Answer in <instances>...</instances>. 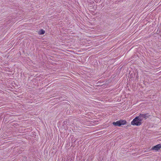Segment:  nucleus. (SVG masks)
<instances>
[{
    "instance_id": "nucleus-1",
    "label": "nucleus",
    "mask_w": 161,
    "mask_h": 161,
    "mask_svg": "<svg viewBox=\"0 0 161 161\" xmlns=\"http://www.w3.org/2000/svg\"><path fill=\"white\" fill-rule=\"evenodd\" d=\"M142 122L137 117H135L131 122V124L134 125L139 126L142 124Z\"/></svg>"
},
{
    "instance_id": "nucleus-2",
    "label": "nucleus",
    "mask_w": 161,
    "mask_h": 161,
    "mask_svg": "<svg viewBox=\"0 0 161 161\" xmlns=\"http://www.w3.org/2000/svg\"><path fill=\"white\" fill-rule=\"evenodd\" d=\"M126 123V121L125 120H120L116 122H113V124L115 126H120L122 125H125Z\"/></svg>"
},
{
    "instance_id": "nucleus-3",
    "label": "nucleus",
    "mask_w": 161,
    "mask_h": 161,
    "mask_svg": "<svg viewBox=\"0 0 161 161\" xmlns=\"http://www.w3.org/2000/svg\"><path fill=\"white\" fill-rule=\"evenodd\" d=\"M149 115L147 114H140L138 116H137L140 121L142 122V121L146 120L149 117Z\"/></svg>"
},
{
    "instance_id": "nucleus-4",
    "label": "nucleus",
    "mask_w": 161,
    "mask_h": 161,
    "mask_svg": "<svg viewBox=\"0 0 161 161\" xmlns=\"http://www.w3.org/2000/svg\"><path fill=\"white\" fill-rule=\"evenodd\" d=\"M161 148V144H158V145H156L154 146L153 147L151 150H155V151H158V150L160 149Z\"/></svg>"
},
{
    "instance_id": "nucleus-5",
    "label": "nucleus",
    "mask_w": 161,
    "mask_h": 161,
    "mask_svg": "<svg viewBox=\"0 0 161 161\" xmlns=\"http://www.w3.org/2000/svg\"><path fill=\"white\" fill-rule=\"evenodd\" d=\"M39 34L41 35H42L44 34L45 31L43 30H41L39 32Z\"/></svg>"
}]
</instances>
